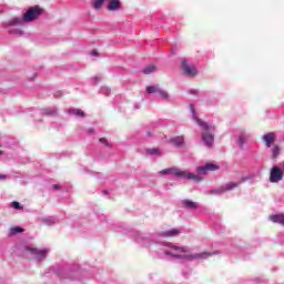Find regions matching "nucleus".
<instances>
[{"label": "nucleus", "mask_w": 284, "mask_h": 284, "mask_svg": "<svg viewBox=\"0 0 284 284\" xmlns=\"http://www.w3.org/2000/svg\"><path fill=\"white\" fill-rule=\"evenodd\" d=\"M53 190H61V185H59V184H53Z\"/></svg>", "instance_id": "35"}, {"label": "nucleus", "mask_w": 284, "mask_h": 284, "mask_svg": "<svg viewBox=\"0 0 284 284\" xmlns=\"http://www.w3.org/2000/svg\"><path fill=\"white\" fill-rule=\"evenodd\" d=\"M6 179H8V175H6V174H0V181H3V180H6Z\"/></svg>", "instance_id": "34"}, {"label": "nucleus", "mask_w": 284, "mask_h": 284, "mask_svg": "<svg viewBox=\"0 0 284 284\" xmlns=\"http://www.w3.org/2000/svg\"><path fill=\"white\" fill-rule=\"evenodd\" d=\"M71 114H75V116H85V113L83 112V110H72L70 111Z\"/></svg>", "instance_id": "25"}, {"label": "nucleus", "mask_w": 284, "mask_h": 284, "mask_svg": "<svg viewBox=\"0 0 284 284\" xmlns=\"http://www.w3.org/2000/svg\"><path fill=\"white\" fill-rule=\"evenodd\" d=\"M43 14V9L41 7L36 6L31 7L22 17V21L24 23H31V21H37L40 16Z\"/></svg>", "instance_id": "2"}, {"label": "nucleus", "mask_w": 284, "mask_h": 284, "mask_svg": "<svg viewBox=\"0 0 284 284\" xmlns=\"http://www.w3.org/2000/svg\"><path fill=\"white\" fill-rule=\"evenodd\" d=\"M88 132H89V134H94L95 131H94V129L91 128V129H89Z\"/></svg>", "instance_id": "36"}, {"label": "nucleus", "mask_w": 284, "mask_h": 284, "mask_svg": "<svg viewBox=\"0 0 284 284\" xmlns=\"http://www.w3.org/2000/svg\"><path fill=\"white\" fill-rule=\"evenodd\" d=\"M281 154V146L274 145L272 150V159H276Z\"/></svg>", "instance_id": "23"}, {"label": "nucleus", "mask_w": 284, "mask_h": 284, "mask_svg": "<svg viewBox=\"0 0 284 284\" xmlns=\"http://www.w3.org/2000/svg\"><path fill=\"white\" fill-rule=\"evenodd\" d=\"M203 129L202 141L206 148H212L214 145V133L211 130H214V126L209 125V129Z\"/></svg>", "instance_id": "3"}, {"label": "nucleus", "mask_w": 284, "mask_h": 284, "mask_svg": "<svg viewBox=\"0 0 284 284\" xmlns=\"http://www.w3.org/2000/svg\"><path fill=\"white\" fill-rule=\"evenodd\" d=\"M278 181H283V171L278 166H273L270 173V182L278 183Z\"/></svg>", "instance_id": "6"}, {"label": "nucleus", "mask_w": 284, "mask_h": 284, "mask_svg": "<svg viewBox=\"0 0 284 284\" xmlns=\"http://www.w3.org/2000/svg\"><path fill=\"white\" fill-rule=\"evenodd\" d=\"M239 185H241V182H230L227 183L225 186H221L219 189L220 192H230L236 187H239Z\"/></svg>", "instance_id": "15"}, {"label": "nucleus", "mask_w": 284, "mask_h": 284, "mask_svg": "<svg viewBox=\"0 0 284 284\" xmlns=\"http://www.w3.org/2000/svg\"><path fill=\"white\" fill-rule=\"evenodd\" d=\"M106 10H109L110 12H114V10H121V1L110 0Z\"/></svg>", "instance_id": "13"}, {"label": "nucleus", "mask_w": 284, "mask_h": 284, "mask_svg": "<svg viewBox=\"0 0 284 284\" xmlns=\"http://www.w3.org/2000/svg\"><path fill=\"white\" fill-rule=\"evenodd\" d=\"M47 114H51V116H57V110H47Z\"/></svg>", "instance_id": "31"}, {"label": "nucleus", "mask_w": 284, "mask_h": 284, "mask_svg": "<svg viewBox=\"0 0 284 284\" xmlns=\"http://www.w3.org/2000/svg\"><path fill=\"white\" fill-rule=\"evenodd\" d=\"M183 207H187L189 210H199V203L193 202L192 200L182 201Z\"/></svg>", "instance_id": "18"}, {"label": "nucleus", "mask_w": 284, "mask_h": 284, "mask_svg": "<svg viewBox=\"0 0 284 284\" xmlns=\"http://www.w3.org/2000/svg\"><path fill=\"white\" fill-rule=\"evenodd\" d=\"M3 155V150H0V156Z\"/></svg>", "instance_id": "37"}, {"label": "nucleus", "mask_w": 284, "mask_h": 284, "mask_svg": "<svg viewBox=\"0 0 284 284\" xmlns=\"http://www.w3.org/2000/svg\"><path fill=\"white\" fill-rule=\"evenodd\" d=\"M26 252H29L33 256H37L38 258H45L48 256V250H37L30 246L26 247Z\"/></svg>", "instance_id": "10"}, {"label": "nucleus", "mask_w": 284, "mask_h": 284, "mask_svg": "<svg viewBox=\"0 0 284 284\" xmlns=\"http://www.w3.org/2000/svg\"><path fill=\"white\" fill-rule=\"evenodd\" d=\"M271 221L284 226V214L271 215Z\"/></svg>", "instance_id": "19"}, {"label": "nucleus", "mask_w": 284, "mask_h": 284, "mask_svg": "<svg viewBox=\"0 0 284 284\" xmlns=\"http://www.w3.org/2000/svg\"><path fill=\"white\" fill-rule=\"evenodd\" d=\"M146 154H150L151 156L159 155L161 156L162 152L160 149L152 148V149H146Z\"/></svg>", "instance_id": "21"}, {"label": "nucleus", "mask_w": 284, "mask_h": 284, "mask_svg": "<svg viewBox=\"0 0 284 284\" xmlns=\"http://www.w3.org/2000/svg\"><path fill=\"white\" fill-rule=\"evenodd\" d=\"M103 3H105V0H94L92 2V8H94V10H101Z\"/></svg>", "instance_id": "22"}, {"label": "nucleus", "mask_w": 284, "mask_h": 284, "mask_svg": "<svg viewBox=\"0 0 284 284\" xmlns=\"http://www.w3.org/2000/svg\"><path fill=\"white\" fill-rule=\"evenodd\" d=\"M182 70L184 73H186L189 77H196V67L190 65L187 63V60H182Z\"/></svg>", "instance_id": "7"}, {"label": "nucleus", "mask_w": 284, "mask_h": 284, "mask_svg": "<svg viewBox=\"0 0 284 284\" xmlns=\"http://www.w3.org/2000/svg\"><path fill=\"white\" fill-rule=\"evenodd\" d=\"M190 110L193 114V119L194 121H196L197 125H200V128H203L204 130H209L210 129V124H207V122L199 119V115L196 114V110H194V104H190Z\"/></svg>", "instance_id": "8"}, {"label": "nucleus", "mask_w": 284, "mask_h": 284, "mask_svg": "<svg viewBox=\"0 0 284 284\" xmlns=\"http://www.w3.org/2000/svg\"><path fill=\"white\" fill-rule=\"evenodd\" d=\"M142 72H143V74H152V72H156V65L150 64V65L145 67L142 70Z\"/></svg>", "instance_id": "20"}, {"label": "nucleus", "mask_w": 284, "mask_h": 284, "mask_svg": "<svg viewBox=\"0 0 284 284\" xmlns=\"http://www.w3.org/2000/svg\"><path fill=\"white\" fill-rule=\"evenodd\" d=\"M216 170H219V166L214 163H207L204 166L197 168V172H200V174H207L209 172H216Z\"/></svg>", "instance_id": "11"}, {"label": "nucleus", "mask_w": 284, "mask_h": 284, "mask_svg": "<svg viewBox=\"0 0 284 284\" xmlns=\"http://www.w3.org/2000/svg\"><path fill=\"white\" fill-rule=\"evenodd\" d=\"M165 246L171 247V250H174L178 254H187V252H190L186 247L172 245L170 243H166Z\"/></svg>", "instance_id": "16"}, {"label": "nucleus", "mask_w": 284, "mask_h": 284, "mask_svg": "<svg viewBox=\"0 0 284 284\" xmlns=\"http://www.w3.org/2000/svg\"><path fill=\"white\" fill-rule=\"evenodd\" d=\"M239 143H240V145H243V144L245 143V138L240 136V139H239Z\"/></svg>", "instance_id": "32"}, {"label": "nucleus", "mask_w": 284, "mask_h": 284, "mask_svg": "<svg viewBox=\"0 0 284 284\" xmlns=\"http://www.w3.org/2000/svg\"><path fill=\"white\" fill-rule=\"evenodd\" d=\"M165 256H172L173 258H181V254L172 253V252H165Z\"/></svg>", "instance_id": "28"}, {"label": "nucleus", "mask_w": 284, "mask_h": 284, "mask_svg": "<svg viewBox=\"0 0 284 284\" xmlns=\"http://www.w3.org/2000/svg\"><path fill=\"white\" fill-rule=\"evenodd\" d=\"M12 34H19L21 37V36H23V30L16 29V30L12 31Z\"/></svg>", "instance_id": "30"}, {"label": "nucleus", "mask_w": 284, "mask_h": 284, "mask_svg": "<svg viewBox=\"0 0 284 284\" xmlns=\"http://www.w3.org/2000/svg\"><path fill=\"white\" fill-rule=\"evenodd\" d=\"M181 234V229H171L169 231H161L160 236H168L169 239H172L174 236H179Z\"/></svg>", "instance_id": "12"}, {"label": "nucleus", "mask_w": 284, "mask_h": 284, "mask_svg": "<svg viewBox=\"0 0 284 284\" xmlns=\"http://www.w3.org/2000/svg\"><path fill=\"white\" fill-rule=\"evenodd\" d=\"M180 258H184L185 261H196V254L193 255H181Z\"/></svg>", "instance_id": "24"}, {"label": "nucleus", "mask_w": 284, "mask_h": 284, "mask_svg": "<svg viewBox=\"0 0 284 284\" xmlns=\"http://www.w3.org/2000/svg\"><path fill=\"white\" fill-rule=\"evenodd\" d=\"M216 252H202V253H195V261H203L205 258H210V256H214Z\"/></svg>", "instance_id": "17"}, {"label": "nucleus", "mask_w": 284, "mask_h": 284, "mask_svg": "<svg viewBox=\"0 0 284 284\" xmlns=\"http://www.w3.org/2000/svg\"><path fill=\"white\" fill-rule=\"evenodd\" d=\"M161 174H175V176H182V179H186L187 181H196V183H201L202 181L201 176L194 173H187V172L181 171L180 169L162 170Z\"/></svg>", "instance_id": "1"}, {"label": "nucleus", "mask_w": 284, "mask_h": 284, "mask_svg": "<svg viewBox=\"0 0 284 284\" xmlns=\"http://www.w3.org/2000/svg\"><path fill=\"white\" fill-rule=\"evenodd\" d=\"M21 232H23L22 227L16 226V227L11 229V234H18V233H21Z\"/></svg>", "instance_id": "27"}, {"label": "nucleus", "mask_w": 284, "mask_h": 284, "mask_svg": "<svg viewBox=\"0 0 284 284\" xmlns=\"http://www.w3.org/2000/svg\"><path fill=\"white\" fill-rule=\"evenodd\" d=\"M11 207H13V210H23V205H21V203L13 201L11 203Z\"/></svg>", "instance_id": "26"}, {"label": "nucleus", "mask_w": 284, "mask_h": 284, "mask_svg": "<svg viewBox=\"0 0 284 284\" xmlns=\"http://www.w3.org/2000/svg\"><path fill=\"white\" fill-rule=\"evenodd\" d=\"M100 143H102V145H105L106 148H110V142H108V139L105 138H101Z\"/></svg>", "instance_id": "29"}, {"label": "nucleus", "mask_w": 284, "mask_h": 284, "mask_svg": "<svg viewBox=\"0 0 284 284\" xmlns=\"http://www.w3.org/2000/svg\"><path fill=\"white\" fill-rule=\"evenodd\" d=\"M262 140L264 141L266 148H272V145L276 143V133L268 132L262 136Z\"/></svg>", "instance_id": "9"}, {"label": "nucleus", "mask_w": 284, "mask_h": 284, "mask_svg": "<svg viewBox=\"0 0 284 284\" xmlns=\"http://www.w3.org/2000/svg\"><path fill=\"white\" fill-rule=\"evenodd\" d=\"M146 92H148V94L158 93L165 101H168V99H170V94L168 93V91H164L163 89L159 88L158 85H149V87H146Z\"/></svg>", "instance_id": "5"}, {"label": "nucleus", "mask_w": 284, "mask_h": 284, "mask_svg": "<svg viewBox=\"0 0 284 284\" xmlns=\"http://www.w3.org/2000/svg\"><path fill=\"white\" fill-rule=\"evenodd\" d=\"M164 143H171L175 148H183L185 145V138L183 135H175L168 140V135H164Z\"/></svg>", "instance_id": "4"}, {"label": "nucleus", "mask_w": 284, "mask_h": 284, "mask_svg": "<svg viewBox=\"0 0 284 284\" xmlns=\"http://www.w3.org/2000/svg\"><path fill=\"white\" fill-rule=\"evenodd\" d=\"M91 54H92V57H99V52H98L97 50H93V51L91 52Z\"/></svg>", "instance_id": "33"}, {"label": "nucleus", "mask_w": 284, "mask_h": 284, "mask_svg": "<svg viewBox=\"0 0 284 284\" xmlns=\"http://www.w3.org/2000/svg\"><path fill=\"white\" fill-rule=\"evenodd\" d=\"M21 23H23V19L21 18H11L10 20H8L6 23H4V28H12L14 26H21Z\"/></svg>", "instance_id": "14"}]
</instances>
